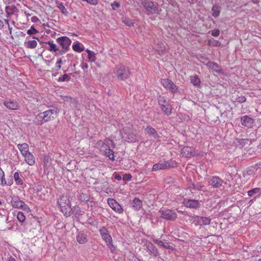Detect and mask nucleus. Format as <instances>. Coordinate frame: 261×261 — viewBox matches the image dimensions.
Here are the masks:
<instances>
[{
	"label": "nucleus",
	"instance_id": "f257e3e1",
	"mask_svg": "<svg viewBox=\"0 0 261 261\" xmlns=\"http://www.w3.org/2000/svg\"><path fill=\"white\" fill-rule=\"evenodd\" d=\"M57 109H48L43 112L39 113L35 117L34 122L36 125H41L46 122L53 120L57 117Z\"/></svg>",
	"mask_w": 261,
	"mask_h": 261
},
{
	"label": "nucleus",
	"instance_id": "f03ea898",
	"mask_svg": "<svg viewBox=\"0 0 261 261\" xmlns=\"http://www.w3.org/2000/svg\"><path fill=\"white\" fill-rule=\"evenodd\" d=\"M121 135L122 138L128 142L138 141L137 130L128 126L123 128Z\"/></svg>",
	"mask_w": 261,
	"mask_h": 261
},
{
	"label": "nucleus",
	"instance_id": "7ed1b4c3",
	"mask_svg": "<svg viewBox=\"0 0 261 261\" xmlns=\"http://www.w3.org/2000/svg\"><path fill=\"white\" fill-rule=\"evenodd\" d=\"M114 73L118 80L125 81L130 75L129 69L124 65L120 64L115 66Z\"/></svg>",
	"mask_w": 261,
	"mask_h": 261
},
{
	"label": "nucleus",
	"instance_id": "20e7f679",
	"mask_svg": "<svg viewBox=\"0 0 261 261\" xmlns=\"http://www.w3.org/2000/svg\"><path fill=\"white\" fill-rule=\"evenodd\" d=\"M158 102L162 111L167 116L172 113V106L169 101L166 100L164 96H160L158 98Z\"/></svg>",
	"mask_w": 261,
	"mask_h": 261
},
{
	"label": "nucleus",
	"instance_id": "39448f33",
	"mask_svg": "<svg viewBox=\"0 0 261 261\" xmlns=\"http://www.w3.org/2000/svg\"><path fill=\"white\" fill-rule=\"evenodd\" d=\"M161 218L168 221H173L177 217L176 213L174 210L169 209H161L159 211Z\"/></svg>",
	"mask_w": 261,
	"mask_h": 261
},
{
	"label": "nucleus",
	"instance_id": "423d86ee",
	"mask_svg": "<svg viewBox=\"0 0 261 261\" xmlns=\"http://www.w3.org/2000/svg\"><path fill=\"white\" fill-rule=\"evenodd\" d=\"M58 203L60 206L61 212L64 214L71 207L70 201L66 195H62L60 196L58 200Z\"/></svg>",
	"mask_w": 261,
	"mask_h": 261
},
{
	"label": "nucleus",
	"instance_id": "0eeeda50",
	"mask_svg": "<svg viewBox=\"0 0 261 261\" xmlns=\"http://www.w3.org/2000/svg\"><path fill=\"white\" fill-rule=\"evenodd\" d=\"M193 223L195 226L209 225L211 219L209 217L195 216L193 217Z\"/></svg>",
	"mask_w": 261,
	"mask_h": 261
},
{
	"label": "nucleus",
	"instance_id": "6e6552de",
	"mask_svg": "<svg viewBox=\"0 0 261 261\" xmlns=\"http://www.w3.org/2000/svg\"><path fill=\"white\" fill-rule=\"evenodd\" d=\"M181 153L182 156L185 158H191L199 155V153L195 151L194 148L189 146L183 147L181 149Z\"/></svg>",
	"mask_w": 261,
	"mask_h": 261
},
{
	"label": "nucleus",
	"instance_id": "1a4fd4ad",
	"mask_svg": "<svg viewBox=\"0 0 261 261\" xmlns=\"http://www.w3.org/2000/svg\"><path fill=\"white\" fill-rule=\"evenodd\" d=\"M144 8L148 12V14H155L158 12V9L153 2L149 0H144L142 3Z\"/></svg>",
	"mask_w": 261,
	"mask_h": 261
},
{
	"label": "nucleus",
	"instance_id": "9d476101",
	"mask_svg": "<svg viewBox=\"0 0 261 261\" xmlns=\"http://www.w3.org/2000/svg\"><path fill=\"white\" fill-rule=\"evenodd\" d=\"M12 206L14 208H21L23 210H27L29 209L28 206L25 203L19 199L17 197L12 198L11 201Z\"/></svg>",
	"mask_w": 261,
	"mask_h": 261
},
{
	"label": "nucleus",
	"instance_id": "9b49d317",
	"mask_svg": "<svg viewBox=\"0 0 261 261\" xmlns=\"http://www.w3.org/2000/svg\"><path fill=\"white\" fill-rule=\"evenodd\" d=\"M161 83L164 88L169 90L172 93H175L177 90V87L169 79H162Z\"/></svg>",
	"mask_w": 261,
	"mask_h": 261
},
{
	"label": "nucleus",
	"instance_id": "f8f14e48",
	"mask_svg": "<svg viewBox=\"0 0 261 261\" xmlns=\"http://www.w3.org/2000/svg\"><path fill=\"white\" fill-rule=\"evenodd\" d=\"M108 203L109 206L116 213L118 214H122L123 209L122 206L114 199L108 198Z\"/></svg>",
	"mask_w": 261,
	"mask_h": 261
},
{
	"label": "nucleus",
	"instance_id": "ddd939ff",
	"mask_svg": "<svg viewBox=\"0 0 261 261\" xmlns=\"http://www.w3.org/2000/svg\"><path fill=\"white\" fill-rule=\"evenodd\" d=\"M56 42L64 49H69L71 40L66 36L60 37L56 39Z\"/></svg>",
	"mask_w": 261,
	"mask_h": 261
},
{
	"label": "nucleus",
	"instance_id": "4468645a",
	"mask_svg": "<svg viewBox=\"0 0 261 261\" xmlns=\"http://www.w3.org/2000/svg\"><path fill=\"white\" fill-rule=\"evenodd\" d=\"M71 212H72L73 214H74L75 217L76 218H79L84 213V212L81 210L80 206L75 205L72 208L70 207L68 211H65V216L66 217L70 216L71 214Z\"/></svg>",
	"mask_w": 261,
	"mask_h": 261
},
{
	"label": "nucleus",
	"instance_id": "2eb2a0df",
	"mask_svg": "<svg viewBox=\"0 0 261 261\" xmlns=\"http://www.w3.org/2000/svg\"><path fill=\"white\" fill-rule=\"evenodd\" d=\"M147 251L153 257H156L159 255V252L156 247L151 242H146L145 244Z\"/></svg>",
	"mask_w": 261,
	"mask_h": 261
},
{
	"label": "nucleus",
	"instance_id": "dca6fc26",
	"mask_svg": "<svg viewBox=\"0 0 261 261\" xmlns=\"http://www.w3.org/2000/svg\"><path fill=\"white\" fill-rule=\"evenodd\" d=\"M184 203L186 207L195 209L199 208L200 205L199 201L195 199H185Z\"/></svg>",
	"mask_w": 261,
	"mask_h": 261
},
{
	"label": "nucleus",
	"instance_id": "f3484780",
	"mask_svg": "<svg viewBox=\"0 0 261 261\" xmlns=\"http://www.w3.org/2000/svg\"><path fill=\"white\" fill-rule=\"evenodd\" d=\"M210 185L214 188H219L222 186L223 180L217 176H213L210 181Z\"/></svg>",
	"mask_w": 261,
	"mask_h": 261
},
{
	"label": "nucleus",
	"instance_id": "a211bd4d",
	"mask_svg": "<svg viewBox=\"0 0 261 261\" xmlns=\"http://www.w3.org/2000/svg\"><path fill=\"white\" fill-rule=\"evenodd\" d=\"M254 122L253 119L247 115H245L241 118V124L243 126L248 128H251L252 127Z\"/></svg>",
	"mask_w": 261,
	"mask_h": 261
},
{
	"label": "nucleus",
	"instance_id": "6ab92c4d",
	"mask_svg": "<svg viewBox=\"0 0 261 261\" xmlns=\"http://www.w3.org/2000/svg\"><path fill=\"white\" fill-rule=\"evenodd\" d=\"M100 233L106 243L110 242L111 241H112V238L110 234L109 231L105 227H102L100 229Z\"/></svg>",
	"mask_w": 261,
	"mask_h": 261
},
{
	"label": "nucleus",
	"instance_id": "aec40b11",
	"mask_svg": "<svg viewBox=\"0 0 261 261\" xmlns=\"http://www.w3.org/2000/svg\"><path fill=\"white\" fill-rule=\"evenodd\" d=\"M76 241L80 244H85L88 242L87 235L83 231H80L76 236Z\"/></svg>",
	"mask_w": 261,
	"mask_h": 261
},
{
	"label": "nucleus",
	"instance_id": "412c9836",
	"mask_svg": "<svg viewBox=\"0 0 261 261\" xmlns=\"http://www.w3.org/2000/svg\"><path fill=\"white\" fill-rule=\"evenodd\" d=\"M5 11L8 18L10 17L12 15L16 14L19 12L17 8L14 5L6 6L5 8Z\"/></svg>",
	"mask_w": 261,
	"mask_h": 261
},
{
	"label": "nucleus",
	"instance_id": "4be33fe9",
	"mask_svg": "<svg viewBox=\"0 0 261 261\" xmlns=\"http://www.w3.org/2000/svg\"><path fill=\"white\" fill-rule=\"evenodd\" d=\"M206 66L207 67H208L210 69L212 70L213 71H215L217 73H221L222 72V70L221 69V67L220 66L213 62H208Z\"/></svg>",
	"mask_w": 261,
	"mask_h": 261
},
{
	"label": "nucleus",
	"instance_id": "5701e85b",
	"mask_svg": "<svg viewBox=\"0 0 261 261\" xmlns=\"http://www.w3.org/2000/svg\"><path fill=\"white\" fill-rule=\"evenodd\" d=\"M30 37H27L26 40L24 42V46L27 48L34 49L37 45V42L35 40H29Z\"/></svg>",
	"mask_w": 261,
	"mask_h": 261
},
{
	"label": "nucleus",
	"instance_id": "b1692460",
	"mask_svg": "<svg viewBox=\"0 0 261 261\" xmlns=\"http://www.w3.org/2000/svg\"><path fill=\"white\" fill-rule=\"evenodd\" d=\"M145 130L147 134H148L150 136H151L152 137H153V138L158 139L159 138V136L158 135L157 131L151 126H147Z\"/></svg>",
	"mask_w": 261,
	"mask_h": 261
},
{
	"label": "nucleus",
	"instance_id": "393cba45",
	"mask_svg": "<svg viewBox=\"0 0 261 261\" xmlns=\"http://www.w3.org/2000/svg\"><path fill=\"white\" fill-rule=\"evenodd\" d=\"M102 153L107 157H108L110 160H111L112 161L115 160L114 151L110 148L109 146L107 148V150H105L104 151H103L102 152Z\"/></svg>",
	"mask_w": 261,
	"mask_h": 261
},
{
	"label": "nucleus",
	"instance_id": "a878e982",
	"mask_svg": "<svg viewBox=\"0 0 261 261\" xmlns=\"http://www.w3.org/2000/svg\"><path fill=\"white\" fill-rule=\"evenodd\" d=\"M153 242L155 244H158L159 246H162L166 249H173V247L170 246L167 242H163L162 241L159 240L158 239H154L153 240Z\"/></svg>",
	"mask_w": 261,
	"mask_h": 261
},
{
	"label": "nucleus",
	"instance_id": "bb28decb",
	"mask_svg": "<svg viewBox=\"0 0 261 261\" xmlns=\"http://www.w3.org/2000/svg\"><path fill=\"white\" fill-rule=\"evenodd\" d=\"M167 164H166L165 162L163 163H159L153 166L152 170L155 171L161 169H167Z\"/></svg>",
	"mask_w": 261,
	"mask_h": 261
},
{
	"label": "nucleus",
	"instance_id": "cd10ccee",
	"mask_svg": "<svg viewBox=\"0 0 261 261\" xmlns=\"http://www.w3.org/2000/svg\"><path fill=\"white\" fill-rule=\"evenodd\" d=\"M25 161L30 166L33 165L35 163V159L34 155L31 153H28L25 157Z\"/></svg>",
	"mask_w": 261,
	"mask_h": 261
},
{
	"label": "nucleus",
	"instance_id": "c85d7f7f",
	"mask_svg": "<svg viewBox=\"0 0 261 261\" xmlns=\"http://www.w3.org/2000/svg\"><path fill=\"white\" fill-rule=\"evenodd\" d=\"M132 205L135 210H139L142 206V202L139 198H135L133 201Z\"/></svg>",
	"mask_w": 261,
	"mask_h": 261
},
{
	"label": "nucleus",
	"instance_id": "c756f323",
	"mask_svg": "<svg viewBox=\"0 0 261 261\" xmlns=\"http://www.w3.org/2000/svg\"><path fill=\"white\" fill-rule=\"evenodd\" d=\"M5 106L8 109L11 110H16L17 108V105L13 101H9L4 102Z\"/></svg>",
	"mask_w": 261,
	"mask_h": 261
},
{
	"label": "nucleus",
	"instance_id": "7c9ffc66",
	"mask_svg": "<svg viewBox=\"0 0 261 261\" xmlns=\"http://www.w3.org/2000/svg\"><path fill=\"white\" fill-rule=\"evenodd\" d=\"M96 144L101 152L105 150H107V148L109 147L106 143L101 140L98 141Z\"/></svg>",
	"mask_w": 261,
	"mask_h": 261
},
{
	"label": "nucleus",
	"instance_id": "2f4dec72",
	"mask_svg": "<svg viewBox=\"0 0 261 261\" xmlns=\"http://www.w3.org/2000/svg\"><path fill=\"white\" fill-rule=\"evenodd\" d=\"M190 81L195 86H198L200 85L201 83V81L198 76L195 75L194 76H190Z\"/></svg>",
	"mask_w": 261,
	"mask_h": 261
},
{
	"label": "nucleus",
	"instance_id": "473e14b6",
	"mask_svg": "<svg viewBox=\"0 0 261 261\" xmlns=\"http://www.w3.org/2000/svg\"><path fill=\"white\" fill-rule=\"evenodd\" d=\"M72 49L77 53H81L84 49L83 45L79 42L72 45Z\"/></svg>",
	"mask_w": 261,
	"mask_h": 261
},
{
	"label": "nucleus",
	"instance_id": "72a5a7b5",
	"mask_svg": "<svg viewBox=\"0 0 261 261\" xmlns=\"http://www.w3.org/2000/svg\"><path fill=\"white\" fill-rule=\"evenodd\" d=\"M46 44H48L49 46V47L48 48V50L50 51H54L56 53L57 51V50H59V47L57 46V45L55 43H54L53 41H48L46 43Z\"/></svg>",
	"mask_w": 261,
	"mask_h": 261
},
{
	"label": "nucleus",
	"instance_id": "f704fd0d",
	"mask_svg": "<svg viewBox=\"0 0 261 261\" xmlns=\"http://www.w3.org/2000/svg\"><path fill=\"white\" fill-rule=\"evenodd\" d=\"M56 5L63 14L66 15L68 14L67 9L65 8L62 3L57 2Z\"/></svg>",
	"mask_w": 261,
	"mask_h": 261
},
{
	"label": "nucleus",
	"instance_id": "c9c22d12",
	"mask_svg": "<svg viewBox=\"0 0 261 261\" xmlns=\"http://www.w3.org/2000/svg\"><path fill=\"white\" fill-rule=\"evenodd\" d=\"M79 199L84 202H87L90 200V196L87 193H82L79 197Z\"/></svg>",
	"mask_w": 261,
	"mask_h": 261
},
{
	"label": "nucleus",
	"instance_id": "e433bc0d",
	"mask_svg": "<svg viewBox=\"0 0 261 261\" xmlns=\"http://www.w3.org/2000/svg\"><path fill=\"white\" fill-rule=\"evenodd\" d=\"M122 21L127 26L130 27L133 25L134 23V20L127 18H122Z\"/></svg>",
	"mask_w": 261,
	"mask_h": 261
},
{
	"label": "nucleus",
	"instance_id": "4c0bfd02",
	"mask_svg": "<svg viewBox=\"0 0 261 261\" xmlns=\"http://www.w3.org/2000/svg\"><path fill=\"white\" fill-rule=\"evenodd\" d=\"M17 147L20 152L29 150V146L27 143L19 144L17 145Z\"/></svg>",
	"mask_w": 261,
	"mask_h": 261
},
{
	"label": "nucleus",
	"instance_id": "58836bf2",
	"mask_svg": "<svg viewBox=\"0 0 261 261\" xmlns=\"http://www.w3.org/2000/svg\"><path fill=\"white\" fill-rule=\"evenodd\" d=\"M70 79L71 77L69 74H64L62 76L59 77V79H58V82H68L70 81Z\"/></svg>",
	"mask_w": 261,
	"mask_h": 261
},
{
	"label": "nucleus",
	"instance_id": "ea45409f",
	"mask_svg": "<svg viewBox=\"0 0 261 261\" xmlns=\"http://www.w3.org/2000/svg\"><path fill=\"white\" fill-rule=\"evenodd\" d=\"M14 178L17 185H21L23 184L22 180L20 178L19 173L17 172H15Z\"/></svg>",
	"mask_w": 261,
	"mask_h": 261
},
{
	"label": "nucleus",
	"instance_id": "a19ab883",
	"mask_svg": "<svg viewBox=\"0 0 261 261\" xmlns=\"http://www.w3.org/2000/svg\"><path fill=\"white\" fill-rule=\"evenodd\" d=\"M212 15L214 17H217L220 15V11L218 9V8L216 6H214L212 9Z\"/></svg>",
	"mask_w": 261,
	"mask_h": 261
},
{
	"label": "nucleus",
	"instance_id": "79ce46f5",
	"mask_svg": "<svg viewBox=\"0 0 261 261\" xmlns=\"http://www.w3.org/2000/svg\"><path fill=\"white\" fill-rule=\"evenodd\" d=\"M27 33L29 35H33L38 33L39 31L37 30L33 25H32L30 29L27 31Z\"/></svg>",
	"mask_w": 261,
	"mask_h": 261
},
{
	"label": "nucleus",
	"instance_id": "37998d69",
	"mask_svg": "<svg viewBox=\"0 0 261 261\" xmlns=\"http://www.w3.org/2000/svg\"><path fill=\"white\" fill-rule=\"evenodd\" d=\"M63 58H64L63 56L60 58L56 64V67H57V70L60 69L61 68V64L66 62V60H63Z\"/></svg>",
	"mask_w": 261,
	"mask_h": 261
},
{
	"label": "nucleus",
	"instance_id": "c03bdc74",
	"mask_svg": "<svg viewBox=\"0 0 261 261\" xmlns=\"http://www.w3.org/2000/svg\"><path fill=\"white\" fill-rule=\"evenodd\" d=\"M249 141L248 139H237V143L242 145V146H244Z\"/></svg>",
	"mask_w": 261,
	"mask_h": 261
},
{
	"label": "nucleus",
	"instance_id": "a18cd8bd",
	"mask_svg": "<svg viewBox=\"0 0 261 261\" xmlns=\"http://www.w3.org/2000/svg\"><path fill=\"white\" fill-rule=\"evenodd\" d=\"M17 218L20 222H23L25 221V217L22 212H19L17 214Z\"/></svg>",
	"mask_w": 261,
	"mask_h": 261
},
{
	"label": "nucleus",
	"instance_id": "49530a36",
	"mask_svg": "<svg viewBox=\"0 0 261 261\" xmlns=\"http://www.w3.org/2000/svg\"><path fill=\"white\" fill-rule=\"evenodd\" d=\"M260 189L259 188H254L252 190H250L248 191V195L249 196H252L254 194H257L259 192Z\"/></svg>",
	"mask_w": 261,
	"mask_h": 261
},
{
	"label": "nucleus",
	"instance_id": "de8ad7c7",
	"mask_svg": "<svg viewBox=\"0 0 261 261\" xmlns=\"http://www.w3.org/2000/svg\"><path fill=\"white\" fill-rule=\"evenodd\" d=\"M167 164V169L169 168H174L177 166V163L174 161H169L165 162Z\"/></svg>",
	"mask_w": 261,
	"mask_h": 261
},
{
	"label": "nucleus",
	"instance_id": "09e8293b",
	"mask_svg": "<svg viewBox=\"0 0 261 261\" xmlns=\"http://www.w3.org/2000/svg\"><path fill=\"white\" fill-rule=\"evenodd\" d=\"M69 49H64L62 47V49H60L59 48V50H57L55 54V56L58 57L59 56L61 55H63L65 53H66Z\"/></svg>",
	"mask_w": 261,
	"mask_h": 261
},
{
	"label": "nucleus",
	"instance_id": "8fccbe9b",
	"mask_svg": "<svg viewBox=\"0 0 261 261\" xmlns=\"http://www.w3.org/2000/svg\"><path fill=\"white\" fill-rule=\"evenodd\" d=\"M88 57L89 60L91 62H94L96 60L95 54L94 52L90 53Z\"/></svg>",
	"mask_w": 261,
	"mask_h": 261
},
{
	"label": "nucleus",
	"instance_id": "3c124183",
	"mask_svg": "<svg viewBox=\"0 0 261 261\" xmlns=\"http://www.w3.org/2000/svg\"><path fill=\"white\" fill-rule=\"evenodd\" d=\"M107 245L110 249L112 252H114L115 250V246L112 243V241H111L110 242H107Z\"/></svg>",
	"mask_w": 261,
	"mask_h": 261
},
{
	"label": "nucleus",
	"instance_id": "603ef678",
	"mask_svg": "<svg viewBox=\"0 0 261 261\" xmlns=\"http://www.w3.org/2000/svg\"><path fill=\"white\" fill-rule=\"evenodd\" d=\"M132 176L130 174H125L123 177V180L125 181H129L131 180Z\"/></svg>",
	"mask_w": 261,
	"mask_h": 261
},
{
	"label": "nucleus",
	"instance_id": "864d4df0",
	"mask_svg": "<svg viewBox=\"0 0 261 261\" xmlns=\"http://www.w3.org/2000/svg\"><path fill=\"white\" fill-rule=\"evenodd\" d=\"M83 1L86 2L87 3L93 5H96L98 4V0H82Z\"/></svg>",
	"mask_w": 261,
	"mask_h": 261
},
{
	"label": "nucleus",
	"instance_id": "5fc2aeb1",
	"mask_svg": "<svg viewBox=\"0 0 261 261\" xmlns=\"http://www.w3.org/2000/svg\"><path fill=\"white\" fill-rule=\"evenodd\" d=\"M211 34L214 37H218L220 35V31L218 29H215L212 31Z\"/></svg>",
	"mask_w": 261,
	"mask_h": 261
},
{
	"label": "nucleus",
	"instance_id": "6e6d98bb",
	"mask_svg": "<svg viewBox=\"0 0 261 261\" xmlns=\"http://www.w3.org/2000/svg\"><path fill=\"white\" fill-rule=\"evenodd\" d=\"M1 185L2 186H4L7 184V182H6V180L5 178V174H4V171H2V176L1 178Z\"/></svg>",
	"mask_w": 261,
	"mask_h": 261
},
{
	"label": "nucleus",
	"instance_id": "4d7b16f0",
	"mask_svg": "<svg viewBox=\"0 0 261 261\" xmlns=\"http://www.w3.org/2000/svg\"><path fill=\"white\" fill-rule=\"evenodd\" d=\"M111 6L113 10H116V8L120 7V4L118 2H114L113 3H112Z\"/></svg>",
	"mask_w": 261,
	"mask_h": 261
},
{
	"label": "nucleus",
	"instance_id": "13d9d810",
	"mask_svg": "<svg viewBox=\"0 0 261 261\" xmlns=\"http://www.w3.org/2000/svg\"><path fill=\"white\" fill-rule=\"evenodd\" d=\"M193 186V189L194 190H200L201 189V188H202V186H196L195 185H192Z\"/></svg>",
	"mask_w": 261,
	"mask_h": 261
},
{
	"label": "nucleus",
	"instance_id": "bf43d9fd",
	"mask_svg": "<svg viewBox=\"0 0 261 261\" xmlns=\"http://www.w3.org/2000/svg\"><path fill=\"white\" fill-rule=\"evenodd\" d=\"M31 21L33 22H37L39 21V19L37 16H34L31 18Z\"/></svg>",
	"mask_w": 261,
	"mask_h": 261
},
{
	"label": "nucleus",
	"instance_id": "052dcab7",
	"mask_svg": "<svg viewBox=\"0 0 261 261\" xmlns=\"http://www.w3.org/2000/svg\"><path fill=\"white\" fill-rule=\"evenodd\" d=\"M246 101V98L244 96L239 97L238 98V101L240 103L244 102Z\"/></svg>",
	"mask_w": 261,
	"mask_h": 261
},
{
	"label": "nucleus",
	"instance_id": "680f3d73",
	"mask_svg": "<svg viewBox=\"0 0 261 261\" xmlns=\"http://www.w3.org/2000/svg\"><path fill=\"white\" fill-rule=\"evenodd\" d=\"M114 178L118 180H121V176L118 174V173H115V175H114Z\"/></svg>",
	"mask_w": 261,
	"mask_h": 261
},
{
	"label": "nucleus",
	"instance_id": "e2e57ef3",
	"mask_svg": "<svg viewBox=\"0 0 261 261\" xmlns=\"http://www.w3.org/2000/svg\"><path fill=\"white\" fill-rule=\"evenodd\" d=\"M156 51L158 52V54L159 55H163L164 54L165 52V48H162L161 50H158L156 49Z\"/></svg>",
	"mask_w": 261,
	"mask_h": 261
},
{
	"label": "nucleus",
	"instance_id": "0e129e2a",
	"mask_svg": "<svg viewBox=\"0 0 261 261\" xmlns=\"http://www.w3.org/2000/svg\"><path fill=\"white\" fill-rule=\"evenodd\" d=\"M22 154V155L25 158L27 155L28 153H30L29 150L28 151H24V152H20Z\"/></svg>",
	"mask_w": 261,
	"mask_h": 261
},
{
	"label": "nucleus",
	"instance_id": "69168bd1",
	"mask_svg": "<svg viewBox=\"0 0 261 261\" xmlns=\"http://www.w3.org/2000/svg\"><path fill=\"white\" fill-rule=\"evenodd\" d=\"M7 261H16L15 259L12 256H10L8 258Z\"/></svg>",
	"mask_w": 261,
	"mask_h": 261
},
{
	"label": "nucleus",
	"instance_id": "338daca9",
	"mask_svg": "<svg viewBox=\"0 0 261 261\" xmlns=\"http://www.w3.org/2000/svg\"><path fill=\"white\" fill-rule=\"evenodd\" d=\"M13 184V180L12 179H11L9 181H8L6 185L8 186H10Z\"/></svg>",
	"mask_w": 261,
	"mask_h": 261
},
{
	"label": "nucleus",
	"instance_id": "774afa93",
	"mask_svg": "<svg viewBox=\"0 0 261 261\" xmlns=\"http://www.w3.org/2000/svg\"><path fill=\"white\" fill-rule=\"evenodd\" d=\"M4 27L3 21L0 20V29H2Z\"/></svg>",
	"mask_w": 261,
	"mask_h": 261
}]
</instances>
